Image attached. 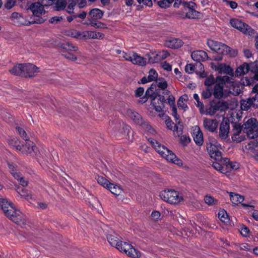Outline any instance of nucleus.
<instances>
[{
    "label": "nucleus",
    "mask_w": 258,
    "mask_h": 258,
    "mask_svg": "<svg viewBox=\"0 0 258 258\" xmlns=\"http://www.w3.org/2000/svg\"><path fill=\"white\" fill-rule=\"evenodd\" d=\"M153 85L149 88L146 92L145 96L140 98L139 102L145 103L147 100V98H150L151 100V104L157 113H158V116L162 117L163 119L165 120L166 125L168 128L171 130H173L174 132H176L178 136L182 134V131L181 128H178L176 124L170 119L169 116L165 115L164 113L162 108L164 106L166 100L163 96L157 95L153 92L154 87Z\"/></svg>",
    "instance_id": "f257e3e1"
},
{
    "label": "nucleus",
    "mask_w": 258,
    "mask_h": 258,
    "mask_svg": "<svg viewBox=\"0 0 258 258\" xmlns=\"http://www.w3.org/2000/svg\"><path fill=\"white\" fill-rule=\"evenodd\" d=\"M108 242L112 246H115L118 250L123 252L128 256L133 258H139L141 253L132 245L126 242H122L120 240V236L115 233L108 234L107 236Z\"/></svg>",
    "instance_id": "f03ea898"
},
{
    "label": "nucleus",
    "mask_w": 258,
    "mask_h": 258,
    "mask_svg": "<svg viewBox=\"0 0 258 258\" xmlns=\"http://www.w3.org/2000/svg\"><path fill=\"white\" fill-rule=\"evenodd\" d=\"M0 205L5 215L17 224H24L26 217L21 211L17 210L15 206L7 199H0Z\"/></svg>",
    "instance_id": "7ed1b4c3"
},
{
    "label": "nucleus",
    "mask_w": 258,
    "mask_h": 258,
    "mask_svg": "<svg viewBox=\"0 0 258 258\" xmlns=\"http://www.w3.org/2000/svg\"><path fill=\"white\" fill-rule=\"evenodd\" d=\"M148 141L154 148L156 151L167 161L171 162L177 165H181L182 164V161L178 159L176 155L168 148L152 138H149Z\"/></svg>",
    "instance_id": "20e7f679"
},
{
    "label": "nucleus",
    "mask_w": 258,
    "mask_h": 258,
    "mask_svg": "<svg viewBox=\"0 0 258 258\" xmlns=\"http://www.w3.org/2000/svg\"><path fill=\"white\" fill-rule=\"evenodd\" d=\"M10 71L15 75L32 77L39 72V68L30 63H20L15 66Z\"/></svg>",
    "instance_id": "39448f33"
},
{
    "label": "nucleus",
    "mask_w": 258,
    "mask_h": 258,
    "mask_svg": "<svg viewBox=\"0 0 258 258\" xmlns=\"http://www.w3.org/2000/svg\"><path fill=\"white\" fill-rule=\"evenodd\" d=\"M162 200L170 204H176L183 200L181 194L173 189H166L160 193Z\"/></svg>",
    "instance_id": "423d86ee"
},
{
    "label": "nucleus",
    "mask_w": 258,
    "mask_h": 258,
    "mask_svg": "<svg viewBox=\"0 0 258 258\" xmlns=\"http://www.w3.org/2000/svg\"><path fill=\"white\" fill-rule=\"evenodd\" d=\"M242 130L248 138L254 139L258 137V122L254 118H250L242 125Z\"/></svg>",
    "instance_id": "0eeeda50"
},
{
    "label": "nucleus",
    "mask_w": 258,
    "mask_h": 258,
    "mask_svg": "<svg viewBox=\"0 0 258 258\" xmlns=\"http://www.w3.org/2000/svg\"><path fill=\"white\" fill-rule=\"evenodd\" d=\"M220 148V144L215 139H209V142L207 143V149L212 158L217 161L222 159L221 153L219 151Z\"/></svg>",
    "instance_id": "6e6552de"
},
{
    "label": "nucleus",
    "mask_w": 258,
    "mask_h": 258,
    "mask_svg": "<svg viewBox=\"0 0 258 258\" xmlns=\"http://www.w3.org/2000/svg\"><path fill=\"white\" fill-rule=\"evenodd\" d=\"M228 108L227 102L224 101L212 100L210 103V106L205 111H201V113L213 116L218 111H224Z\"/></svg>",
    "instance_id": "1a4fd4ad"
},
{
    "label": "nucleus",
    "mask_w": 258,
    "mask_h": 258,
    "mask_svg": "<svg viewBox=\"0 0 258 258\" xmlns=\"http://www.w3.org/2000/svg\"><path fill=\"white\" fill-rule=\"evenodd\" d=\"M229 79L227 76H218L216 78V84H215L213 94L215 98H222L227 96V93L226 90H224L223 87L225 84V80Z\"/></svg>",
    "instance_id": "9d476101"
},
{
    "label": "nucleus",
    "mask_w": 258,
    "mask_h": 258,
    "mask_svg": "<svg viewBox=\"0 0 258 258\" xmlns=\"http://www.w3.org/2000/svg\"><path fill=\"white\" fill-rule=\"evenodd\" d=\"M13 141V140L10 141V144L14 146L17 150L20 151L22 154H29L31 153L32 152L36 153L37 148L34 145V143L29 140L28 139H27V141H25V144H23L21 145H16V143L13 144L12 143Z\"/></svg>",
    "instance_id": "9b49d317"
},
{
    "label": "nucleus",
    "mask_w": 258,
    "mask_h": 258,
    "mask_svg": "<svg viewBox=\"0 0 258 258\" xmlns=\"http://www.w3.org/2000/svg\"><path fill=\"white\" fill-rule=\"evenodd\" d=\"M230 23L233 27L236 28L244 34L252 35L254 33V31L250 26L240 20L232 19L230 20Z\"/></svg>",
    "instance_id": "f8f14e48"
},
{
    "label": "nucleus",
    "mask_w": 258,
    "mask_h": 258,
    "mask_svg": "<svg viewBox=\"0 0 258 258\" xmlns=\"http://www.w3.org/2000/svg\"><path fill=\"white\" fill-rule=\"evenodd\" d=\"M32 12L33 15L36 17H38L37 20L34 21V23H42L44 22V20L40 18V16L45 14V10L43 5L39 2L32 3L28 8Z\"/></svg>",
    "instance_id": "ddd939ff"
},
{
    "label": "nucleus",
    "mask_w": 258,
    "mask_h": 258,
    "mask_svg": "<svg viewBox=\"0 0 258 258\" xmlns=\"http://www.w3.org/2000/svg\"><path fill=\"white\" fill-rule=\"evenodd\" d=\"M207 45L211 50L221 54H225L230 49L226 44L211 39L208 40Z\"/></svg>",
    "instance_id": "4468645a"
},
{
    "label": "nucleus",
    "mask_w": 258,
    "mask_h": 258,
    "mask_svg": "<svg viewBox=\"0 0 258 258\" xmlns=\"http://www.w3.org/2000/svg\"><path fill=\"white\" fill-rule=\"evenodd\" d=\"M104 34L95 31H81V39H102Z\"/></svg>",
    "instance_id": "2eb2a0df"
},
{
    "label": "nucleus",
    "mask_w": 258,
    "mask_h": 258,
    "mask_svg": "<svg viewBox=\"0 0 258 258\" xmlns=\"http://www.w3.org/2000/svg\"><path fill=\"white\" fill-rule=\"evenodd\" d=\"M169 55V53L166 50H162L158 52H152L149 55V61L150 63H155L165 59Z\"/></svg>",
    "instance_id": "dca6fc26"
},
{
    "label": "nucleus",
    "mask_w": 258,
    "mask_h": 258,
    "mask_svg": "<svg viewBox=\"0 0 258 258\" xmlns=\"http://www.w3.org/2000/svg\"><path fill=\"white\" fill-rule=\"evenodd\" d=\"M192 137L196 144L201 146L204 143L203 134L199 126H195L192 128Z\"/></svg>",
    "instance_id": "f3484780"
},
{
    "label": "nucleus",
    "mask_w": 258,
    "mask_h": 258,
    "mask_svg": "<svg viewBox=\"0 0 258 258\" xmlns=\"http://www.w3.org/2000/svg\"><path fill=\"white\" fill-rule=\"evenodd\" d=\"M229 122L225 118L223 119L219 127V137L221 139H226L229 133Z\"/></svg>",
    "instance_id": "a211bd4d"
},
{
    "label": "nucleus",
    "mask_w": 258,
    "mask_h": 258,
    "mask_svg": "<svg viewBox=\"0 0 258 258\" xmlns=\"http://www.w3.org/2000/svg\"><path fill=\"white\" fill-rule=\"evenodd\" d=\"M203 125L206 130L214 132L217 128L218 121L216 119L205 118L203 120Z\"/></svg>",
    "instance_id": "6ab92c4d"
},
{
    "label": "nucleus",
    "mask_w": 258,
    "mask_h": 258,
    "mask_svg": "<svg viewBox=\"0 0 258 258\" xmlns=\"http://www.w3.org/2000/svg\"><path fill=\"white\" fill-rule=\"evenodd\" d=\"M9 169L12 174L13 175L14 177L18 181H19L20 183L23 186H25L28 185V181L23 178L19 172H17V169L16 167L11 164H9Z\"/></svg>",
    "instance_id": "aec40b11"
},
{
    "label": "nucleus",
    "mask_w": 258,
    "mask_h": 258,
    "mask_svg": "<svg viewBox=\"0 0 258 258\" xmlns=\"http://www.w3.org/2000/svg\"><path fill=\"white\" fill-rule=\"evenodd\" d=\"M193 60L196 61H204L208 59L209 57L207 52L203 50L194 51L191 54Z\"/></svg>",
    "instance_id": "412c9836"
},
{
    "label": "nucleus",
    "mask_w": 258,
    "mask_h": 258,
    "mask_svg": "<svg viewBox=\"0 0 258 258\" xmlns=\"http://www.w3.org/2000/svg\"><path fill=\"white\" fill-rule=\"evenodd\" d=\"M124 114L132 119L136 124H141L143 122L141 116L132 109H127Z\"/></svg>",
    "instance_id": "4be33fe9"
},
{
    "label": "nucleus",
    "mask_w": 258,
    "mask_h": 258,
    "mask_svg": "<svg viewBox=\"0 0 258 258\" xmlns=\"http://www.w3.org/2000/svg\"><path fill=\"white\" fill-rule=\"evenodd\" d=\"M165 44L169 48H177L183 45V42L179 39L173 38L166 40Z\"/></svg>",
    "instance_id": "5701e85b"
},
{
    "label": "nucleus",
    "mask_w": 258,
    "mask_h": 258,
    "mask_svg": "<svg viewBox=\"0 0 258 258\" xmlns=\"http://www.w3.org/2000/svg\"><path fill=\"white\" fill-rule=\"evenodd\" d=\"M167 102L168 104L170 105V107L172 109V114L175 118V120L177 121L179 119V116L177 114V109L175 104L174 97L172 95H169L167 98Z\"/></svg>",
    "instance_id": "b1692460"
},
{
    "label": "nucleus",
    "mask_w": 258,
    "mask_h": 258,
    "mask_svg": "<svg viewBox=\"0 0 258 258\" xmlns=\"http://www.w3.org/2000/svg\"><path fill=\"white\" fill-rule=\"evenodd\" d=\"M103 12L99 9H93L91 10L89 14L88 20H97L102 18Z\"/></svg>",
    "instance_id": "393cba45"
},
{
    "label": "nucleus",
    "mask_w": 258,
    "mask_h": 258,
    "mask_svg": "<svg viewBox=\"0 0 258 258\" xmlns=\"http://www.w3.org/2000/svg\"><path fill=\"white\" fill-rule=\"evenodd\" d=\"M216 70L220 74L232 75L233 70L229 66L223 63L219 64Z\"/></svg>",
    "instance_id": "a878e982"
},
{
    "label": "nucleus",
    "mask_w": 258,
    "mask_h": 258,
    "mask_svg": "<svg viewBox=\"0 0 258 258\" xmlns=\"http://www.w3.org/2000/svg\"><path fill=\"white\" fill-rule=\"evenodd\" d=\"M132 56V60L131 62L135 64H137L141 66H145L146 64V59L143 57H142L137 53H133V56Z\"/></svg>",
    "instance_id": "bb28decb"
},
{
    "label": "nucleus",
    "mask_w": 258,
    "mask_h": 258,
    "mask_svg": "<svg viewBox=\"0 0 258 258\" xmlns=\"http://www.w3.org/2000/svg\"><path fill=\"white\" fill-rule=\"evenodd\" d=\"M249 70L251 71V65L244 63L237 69L236 73L237 76H243L248 73Z\"/></svg>",
    "instance_id": "cd10ccee"
},
{
    "label": "nucleus",
    "mask_w": 258,
    "mask_h": 258,
    "mask_svg": "<svg viewBox=\"0 0 258 258\" xmlns=\"http://www.w3.org/2000/svg\"><path fill=\"white\" fill-rule=\"evenodd\" d=\"M229 196L231 201L235 205H238V204L241 203L244 200V197L238 194L230 192Z\"/></svg>",
    "instance_id": "c85d7f7f"
},
{
    "label": "nucleus",
    "mask_w": 258,
    "mask_h": 258,
    "mask_svg": "<svg viewBox=\"0 0 258 258\" xmlns=\"http://www.w3.org/2000/svg\"><path fill=\"white\" fill-rule=\"evenodd\" d=\"M218 215L219 219L221 222L226 224H230V218L225 210H219Z\"/></svg>",
    "instance_id": "c756f323"
},
{
    "label": "nucleus",
    "mask_w": 258,
    "mask_h": 258,
    "mask_svg": "<svg viewBox=\"0 0 258 258\" xmlns=\"http://www.w3.org/2000/svg\"><path fill=\"white\" fill-rule=\"evenodd\" d=\"M108 184V185L106 188L108 189L112 194L118 196L122 192V188L120 186L112 183Z\"/></svg>",
    "instance_id": "7c9ffc66"
},
{
    "label": "nucleus",
    "mask_w": 258,
    "mask_h": 258,
    "mask_svg": "<svg viewBox=\"0 0 258 258\" xmlns=\"http://www.w3.org/2000/svg\"><path fill=\"white\" fill-rule=\"evenodd\" d=\"M188 100V96L187 95L184 94L182 96L180 97L177 101V106L178 108H181L184 110H185L188 108V106L186 104Z\"/></svg>",
    "instance_id": "2f4dec72"
},
{
    "label": "nucleus",
    "mask_w": 258,
    "mask_h": 258,
    "mask_svg": "<svg viewBox=\"0 0 258 258\" xmlns=\"http://www.w3.org/2000/svg\"><path fill=\"white\" fill-rule=\"evenodd\" d=\"M184 12H185V16H180V17L183 18L196 19L199 17V13L197 11L196 9L187 10Z\"/></svg>",
    "instance_id": "473e14b6"
},
{
    "label": "nucleus",
    "mask_w": 258,
    "mask_h": 258,
    "mask_svg": "<svg viewBox=\"0 0 258 258\" xmlns=\"http://www.w3.org/2000/svg\"><path fill=\"white\" fill-rule=\"evenodd\" d=\"M252 92L255 94L254 96L251 98L252 106L258 107V83L253 87Z\"/></svg>",
    "instance_id": "72a5a7b5"
},
{
    "label": "nucleus",
    "mask_w": 258,
    "mask_h": 258,
    "mask_svg": "<svg viewBox=\"0 0 258 258\" xmlns=\"http://www.w3.org/2000/svg\"><path fill=\"white\" fill-rule=\"evenodd\" d=\"M11 19L13 20H16L15 22H17L21 25H27V22H23V17L22 15L20 13L14 12L12 13L11 17Z\"/></svg>",
    "instance_id": "f704fd0d"
},
{
    "label": "nucleus",
    "mask_w": 258,
    "mask_h": 258,
    "mask_svg": "<svg viewBox=\"0 0 258 258\" xmlns=\"http://www.w3.org/2000/svg\"><path fill=\"white\" fill-rule=\"evenodd\" d=\"M89 24L97 29H105L107 28L106 24L101 22L97 21L96 20H89Z\"/></svg>",
    "instance_id": "c9c22d12"
},
{
    "label": "nucleus",
    "mask_w": 258,
    "mask_h": 258,
    "mask_svg": "<svg viewBox=\"0 0 258 258\" xmlns=\"http://www.w3.org/2000/svg\"><path fill=\"white\" fill-rule=\"evenodd\" d=\"M252 105V101L251 98L241 101V108L243 110H247Z\"/></svg>",
    "instance_id": "e433bc0d"
},
{
    "label": "nucleus",
    "mask_w": 258,
    "mask_h": 258,
    "mask_svg": "<svg viewBox=\"0 0 258 258\" xmlns=\"http://www.w3.org/2000/svg\"><path fill=\"white\" fill-rule=\"evenodd\" d=\"M17 191L21 196L25 198V199L28 200L29 199H31L32 198V195L30 194V192L26 189H24L23 188H18L17 189Z\"/></svg>",
    "instance_id": "4c0bfd02"
},
{
    "label": "nucleus",
    "mask_w": 258,
    "mask_h": 258,
    "mask_svg": "<svg viewBox=\"0 0 258 258\" xmlns=\"http://www.w3.org/2000/svg\"><path fill=\"white\" fill-rule=\"evenodd\" d=\"M67 6V2L66 0H57L55 4V8L56 11H60L63 10Z\"/></svg>",
    "instance_id": "58836bf2"
},
{
    "label": "nucleus",
    "mask_w": 258,
    "mask_h": 258,
    "mask_svg": "<svg viewBox=\"0 0 258 258\" xmlns=\"http://www.w3.org/2000/svg\"><path fill=\"white\" fill-rule=\"evenodd\" d=\"M212 166L214 169L220 171L222 173H225L227 172V170L225 167V166H222L217 162H213Z\"/></svg>",
    "instance_id": "ea45409f"
},
{
    "label": "nucleus",
    "mask_w": 258,
    "mask_h": 258,
    "mask_svg": "<svg viewBox=\"0 0 258 258\" xmlns=\"http://www.w3.org/2000/svg\"><path fill=\"white\" fill-rule=\"evenodd\" d=\"M81 31H77L76 30H71L68 31L67 35L76 38L81 39Z\"/></svg>",
    "instance_id": "a19ab883"
},
{
    "label": "nucleus",
    "mask_w": 258,
    "mask_h": 258,
    "mask_svg": "<svg viewBox=\"0 0 258 258\" xmlns=\"http://www.w3.org/2000/svg\"><path fill=\"white\" fill-rule=\"evenodd\" d=\"M205 202L209 206H213L217 203V200H215L212 197L207 195L204 198Z\"/></svg>",
    "instance_id": "79ce46f5"
},
{
    "label": "nucleus",
    "mask_w": 258,
    "mask_h": 258,
    "mask_svg": "<svg viewBox=\"0 0 258 258\" xmlns=\"http://www.w3.org/2000/svg\"><path fill=\"white\" fill-rule=\"evenodd\" d=\"M184 7V11H187V10L196 9V4L191 1L183 3Z\"/></svg>",
    "instance_id": "37998d69"
},
{
    "label": "nucleus",
    "mask_w": 258,
    "mask_h": 258,
    "mask_svg": "<svg viewBox=\"0 0 258 258\" xmlns=\"http://www.w3.org/2000/svg\"><path fill=\"white\" fill-rule=\"evenodd\" d=\"M97 181L99 184L105 188H107L108 185V184L110 183L107 179L102 176H98Z\"/></svg>",
    "instance_id": "c03bdc74"
},
{
    "label": "nucleus",
    "mask_w": 258,
    "mask_h": 258,
    "mask_svg": "<svg viewBox=\"0 0 258 258\" xmlns=\"http://www.w3.org/2000/svg\"><path fill=\"white\" fill-rule=\"evenodd\" d=\"M251 71L254 74V79L258 81V63L256 62L251 63Z\"/></svg>",
    "instance_id": "a18cd8bd"
},
{
    "label": "nucleus",
    "mask_w": 258,
    "mask_h": 258,
    "mask_svg": "<svg viewBox=\"0 0 258 258\" xmlns=\"http://www.w3.org/2000/svg\"><path fill=\"white\" fill-rule=\"evenodd\" d=\"M158 73L157 72L153 69H151L149 72L148 76V79L149 81H153L157 79Z\"/></svg>",
    "instance_id": "49530a36"
},
{
    "label": "nucleus",
    "mask_w": 258,
    "mask_h": 258,
    "mask_svg": "<svg viewBox=\"0 0 258 258\" xmlns=\"http://www.w3.org/2000/svg\"><path fill=\"white\" fill-rule=\"evenodd\" d=\"M156 83L158 87L162 89H165L167 87V82L163 78H159Z\"/></svg>",
    "instance_id": "de8ad7c7"
},
{
    "label": "nucleus",
    "mask_w": 258,
    "mask_h": 258,
    "mask_svg": "<svg viewBox=\"0 0 258 258\" xmlns=\"http://www.w3.org/2000/svg\"><path fill=\"white\" fill-rule=\"evenodd\" d=\"M216 84V79L213 76L211 75L207 77L205 81V85L209 88L210 86Z\"/></svg>",
    "instance_id": "09e8293b"
},
{
    "label": "nucleus",
    "mask_w": 258,
    "mask_h": 258,
    "mask_svg": "<svg viewBox=\"0 0 258 258\" xmlns=\"http://www.w3.org/2000/svg\"><path fill=\"white\" fill-rule=\"evenodd\" d=\"M232 138L234 142L239 143L245 139V136L241 133V134H238L237 135H233Z\"/></svg>",
    "instance_id": "8fccbe9b"
},
{
    "label": "nucleus",
    "mask_w": 258,
    "mask_h": 258,
    "mask_svg": "<svg viewBox=\"0 0 258 258\" xmlns=\"http://www.w3.org/2000/svg\"><path fill=\"white\" fill-rule=\"evenodd\" d=\"M17 131L18 132L20 136L25 140L27 141V139H28V137L25 132V131L22 127L20 126H17L16 127Z\"/></svg>",
    "instance_id": "3c124183"
},
{
    "label": "nucleus",
    "mask_w": 258,
    "mask_h": 258,
    "mask_svg": "<svg viewBox=\"0 0 258 258\" xmlns=\"http://www.w3.org/2000/svg\"><path fill=\"white\" fill-rule=\"evenodd\" d=\"M190 141V138L186 135H182L180 137V143L183 146L187 145Z\"/></svg>",
    "instance_id": "603ef678"
},
{
    "label": "nucleus",
    "mask_w": 258,
    "mask_h": 258,
    "mask_svg": "<svg viewBox=\"0 0 258 258\" xmlns=\"http://www.w3.org/2000/svg\"><path fill=\"white\" fill-rule=\"evenodd\" d=\"M62 48L65 49H68L71 51H77L78 47L76 46H74L69 43H64L62 45Z\"/></svg>",
    "instance_id": "864d4df0"
},
{
    "label": "nucleus",
    "mask_w": 258,
    "mask_h": 258,
    "mask_svg": "<svg viewBox=\"0 0 258 258\" xmlns=\"http://www.w3.org/2000/svg\"><path fill=\"white\" fill-rule=\"evenodd\" d=\"M225 163H228L230 166L231 169L233 170H236L239 168V165L237 162H230L229 160L227 159L225 160Z\"/></svg>",
    "instance_id": "5fc2aeb1"
},
{
    "label": "nucleus",
    "mask_w": 258,
    "mask_h": 258,
    "mask_svg": "<svg viewBox=\"0 0 258 258\" xmlns=\"http://www.w3.org/2000/svg\"><path fill=\"white\" fill-rule=\"evenodd\" d=\"M194 98L197 101V106L200 108V111H203V109L204 108V104L203 102H201L200 101V98L199 95L197 94H194L193 95Z\"/></svg>",
    "instance_id": "6e6d98bb"
},
{
    "label": "nucleus",
    "mask_w": 258,
    "mask_h": 258,
    "mask_svg": "<svg viewBox=\"0 0 258 258\" xmlns=\"http://www.w3.org/2000/svg\"><path fill=\"white\" fill-rule=\"evenodd\" d=\"M158 6L161 8H167L170 7V5L166 0H161L158 2Z\"/></svg>",
    "instance_id": "4d7b16f0"
},
{
    "label": "nucleus",
    "mask_w": 258,
    "mask_h": 258,
    "mask_svg": "<svg viewBox=\"0 0 258 258\" xmlns=\"http://www.w3.org/2000/svg\"><path fill=\"white\" fill-rule=\"evenodd\" d=\"M161 66L165 71L169 72L172 70V66L166 61L162 62Z\"/></svg>",
    "instance_id": "13d9d810"
},
{
    "label": "nucleus",
    "mask_w": 258,
    "mask_h": 258,
    "mask_svg": "<svg viewBox=\"0 0 258 258\" xmlns=\"http://www.w3.org/2000/svg\"><path fill=\"white\" fill-rule=\"evenodd\" d=\"M212 95V92L211 91V90L209 88H207V89L203 91L202 92V97L204 99H208Z\"/></svg>",
    "instance_id": "bf43d9fd"
},
{
    "label": "nucleus",
    "mask_w": 258,
    "mask_h": 258,
    "mask_svg": "<svg viewBox=\"0 0 258 258\" xmlns=\"http://www.w3.org/2000/svg\"><path fill=\"white\" fill-rule=\"evenodd\" d=\"M242 130V126H241L239 124H235L233 129V134L237 135L238 134H241V131Z\"/></svg>",
    "instance_id": "052dcab7"
},
{
    "label": "nucleus",
    "mask_w": 258,
    "mask_h": 258,
    "mask_svg": "<svg viewBox=\"0 0 258 258\" xmlns=\"http://www.w3.org/2000/svg\"><path fill=\"white\" fill-rule=\"evenodd\" d=\"M185 71L188 74H192L195 71V66L189 63L186 65Z\"/></svg>",
    "instance_id": "680f3d73"
},
{
    "label": "nucleus",
    "mask_w": 258,
    "mask_h": 258,
    "mask_svg": "<svg viewBox=\"0 0 258 258\" xmlns=\"http://www.w3.org/2000/svg\"><path fill=\"white\" fill-rule=\"evenodd\" d=\"M133 53L134 52H130V53H126V52H123V57L126 60L130 61L131 62L132 60V56H133Z\"/></svg>",
    "instance_id": "e2e57ef3"
},
{
    "label": "nucleus",
    "mask_w": 258,
    "mask_h": 258,
    "mask_svg": "<svg viewBox=\"0 0 258 258\" xmlns=\"http://www.w3.org/2000/svg\"><path fill=\"white\" fill-rule=\"evenodd\" d=\"M225 54H229L230 56L235 57L237 55V50L236 49H232L230 47L229 50L225 52Z\"/></svg>",
    "instance_id": "0e129e2a"
},
{
    "label": "nucleus",
    "mask_w": 258,
    "mask_h": 258,
    "mask_svg": "<svg viewBox=\"0 0 258 258\" xmlns=\"http://www.w3.org/2000/svg\"><path fill=\"white\" fill-rule=\"evenodd\" d=\"M15 4L14 0H7V3L5 4V7L6 9H11Z\"/></svg>",
    "instance_id": "69168bd1"
},
{
    "label": "nucleus",
    "mask_w": 258,
    "mask_h": 258,
    "mask_svg": "<svg viewBox=\"0 0 258 258\" xmlns=\"http://www.w3.org/2000/svg\"><path fill=\"white\" fill-rule=\"evenodd\" d=\"M66 58L71 60H75L77 59L76 56H75L73 53L67 52L65 54H63Z\"/></svg>",
    "instance_id": "338daca9"
},
{
    "label": "nucleus",
    "mask_w": 258,
    "mask_h": 258,
    "mask_svg": "<svg viewBox=\"0 0 258 258\" xmlns=\"http://www.w3.org/2000/svg\"><path fill=\"white\" fill-rule=\"evenodd\" d=\"M62 20V17L60 16H55L50 18L49 20V22L51 23H57L58 22H60Z\"/></svg>",
    "instance_id": "774afa93"
}]
</instances>
